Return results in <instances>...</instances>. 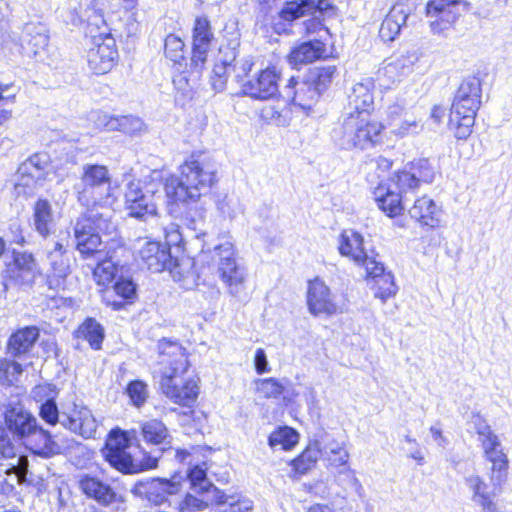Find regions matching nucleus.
I'll list each match as a JSON object with an SVG mask.
<instances>
[{
  "instance_id": "obj_25",
  "label": "nucleus",
  "mask_w": 512,
  "mask_h": 512,
  "mask_svg": "<svg viewBox=\"0 0 512 512\" xmlns=\"http://www.w3.org/2000/svg\"><path fill=\"white\" fill-rule=\"evenodd\" d=\"M136 284L131 278L119 276L114 284L102 291V302L118 311L125 307L126 303H132L136 298Z\"/></svg>"
},
{
  "instance_id": "obj_42",
  "label": "nucleus",
  "mask_w": 512,
  "mask_h": 512,
  "mask_svg": "<svg viewBox=\"0 0 512 512\" xmlns=\"http://www.w3.org/2000/svg\"><path fill=\"white\" fill-rule=\"evenodd\" d=\"M423 130V124L408 114L390 124V132L400 138L416 135Z\"/></svg>"
},
{
  "instance_id": "obj_53",
  "label": "nucleus",
  "mask_w": 512,
  "mask_h": 512,
  "mask_svg": "<svg viewBox=\"0 0 512 512\" xmlns=\"http://www.w3.org/2000/svg\"><path fill=\"white\" fill-rule=\"evenodd\" d=\"M336 481L339 485L346 489L351 488L355 490V492L359 495H361V492L363 491V487L358 478L355 476L354 471L348 467H345L339 471L336 477Z\"/></svg>"
},
{
  "instance_id": "obj_17",
  "label": "nucleus",
  "mask_w": 512,
  "mask_h": 512,
  "mask_svg": "<svg viewBox=\"0 0 512 512\" xmlns=\"http://www.w3.org/2000/svg\"><path fill=\"white\" fill-rule=\"evenodd\" d=\"M45 250L50 267L46 283L49 289L57 290L64 285L67 276L71 273V259L67 245L64 244V239H58L53 241L51 246L48 244Z\"/></svg>"
},
{
  "instance_id": "obj_46",
  "label": "nucleus",
  "mask_w": 512,
  "mask_h": 512,
  "mask_svg": "<svg viewBox=\"0 0 512 512\" xmlns=\"http://www.w3.org/2000/svg\"><path fill=\"white\" fill-rule=\"evenodd\" d=\"M372 288L375 291V297L381 299L383 302L394 296L397 292V286L394 283V278L391 273L382 275L381 278H377L376 281H373Z\"/></svg>"
},
{
  "instance_id": "obj_6",
  "label": "nucleus",
  "mask_w": 512,
  "mask_h": 512,
  "mask_svg": "<svg viewBox=\"0 0 512 512\" xmlns=\"http://www.w3.org/2000/svg\"><path fill=\"white\" fill-rule=\"evenodd\" d=\"M39 416L47 424L55 426L60 423L65 429L85 439L93 438L97 430L95 417L83 404L73 403L71 409L60 412L56 400H53L39 406Z\"/></svg>"
},
{
  "instance_id": "obj_54",
  "label": "nucleus",
  "mask_w": 512,
  "mask_h": 512,
  "mask_svg": "<svg viewBox=\"0 0 512 512\" xmlns=\"http://www.w3.org/2000/svg\"><path fill=\"white\" fill-rule=\"evenodd\" d=\"M121 132L128 135L140 134L146 130V125L141 118L132 115L121 116Z\"/></svg>"
},
{
  "instance_id": "obj_44",
  "label": "nucleus",
  "mask_w": 512,
  "mask_h": 512,
  "mask_svg": "<svg viewBox=\"0 0 512 512\" xmlns=\"http://www.w3.org/2000/svg\"><path fill=\"white\" fill-rule=\"evenodd\" d=\"M189 75L186 72H181L173 78V85L175 89L182 94L186 99H191L193 96V89L197 82L200 80V76L195 77V73L189 66Z\"/></svg>"
},
{
  "instance_id": "obj_22",
  "label": "nucleus",
  "mask_w": 512,
  "mask_h": 512,
  "mask_svg": "<svg viewBox=\"0 0 512 512\" xmlns=\"http://www.w3.org/2000/svg\"><path fill=\"white\" fill-rule=\"evenodd\" d=\"M414 8L415 5L411 0H398L382 21L379 30L381 39L385 42L394 41L401 29L406 26L407 19Z\"/></svg>"
},
{
  "instance_id": "obj_26",
  "label": "nucleus",
  "mask_w": 512,
  "mask_h": 512,
  "mask_svg": "<svg viewBox=\"0 0 512 512\" xmlns=\"http://www.w3.org/2000/svg\"><path fill=\"white\" fill-rule=\"evenodd\" d=\"M329 0H291L285 2L279 16L284 21L292 22L300 17L313 15L319 12L321 15L333 9Z\"/></svg>"
},
{
  "instance_id": "obj_49",
  "label": "nucleus",
  "mask_w": 512,
  "mask_h": 512,
  "mask_svg": "<svg viewBox=\"0 0 512 512\" xmlns=\"http://www.w3.org/2000/svg\"><path fill=\"white\" fill-rule=\"evenodd\" d=\"M257 392L265 398H277L284 391V385L275 378H265L256 381Z\"/></svg>"
},
{
  "instance_id": "obj_2",
  "label": "nucleus",
  "mask_w": 512,
  "mask_h": 512,
  "mask_svg": "<svg viewBox=\"0 0 512 512\" xmlns=\"http://www.w3.org/2000/svg\"><path fill=\"white\" fill-rule=\"evenodd\" d=\"M160 350V388L174 403L182 406L193 404L199 394L195 380L184 379L189 362L183 347L176 343L163 340L159 343Z\"/></svg>"
},
{
  "instance_id": "obj_23",
  "label": "nucleus",
  "mask_w": 512,
  "mask_h": 512,
  "mask_svg": "<svg viewBox=\"0 0 512 512\" xmlns=\"http://www.w3.org/2000/svg\"><path fill=\"white\" fill-rule=\"evenodd\" d=\"M307 304L309 311L314 315H334L338 307L334 302L328 286L319 278L309 281L307 291Z\"/></svg>"
},
{
  "instance_id": "obj_45",
  "label": "nucleus",
  "mask_w": 512,
  "mask_h": 512,
  "mask_svg": "<svg viewBox=\"0 0 512 512\" xmlns=\"http://www.w3.org/2000/svg\"><path fill=\"white\" fill-rule=\"evenodd\" d=\"M185 44L178 36L169 34L165 38L164 53L167 59L175 64L181 63L185 58Z\"/></svg>"
},
{
  "instance_id": "obj_38",
  "label": "nucleus",
  "mask_w": 512,
  "mask_h": 512,
  "mask_svg": "<svg viewBox=\"0 0 512 512\" xmlns=\"http://www.w3.org/2000/svg\"><path fill=\"white\" fill-rule=\"evenodd\" d=\"M49 157L45 153H37L29 157L25 162H23L19 169L18 173L24 179L27 177V180L22 183V185L28 186L29 181H37L42 178L43 171L48 166Z\"/></svg>"
},
{
  "instance_id": "obj_5",
  "label": "nucleus",
  "mask_w": 512,
  "mask_h": 512,
  "mask_svg": "<svg viewBox=\"0 0 512 512\" xmlns=\"http://www.w3.org/2000/svg\"><path fill=\"white\" fill-rule=\"evenodd\" d=\"M481 81L470 76L460 84L452 103L448 123L449 129L458 140H466L472 133L475 117L481 105Z\"/></svg>"
},
{
  "instance_id": "obj_36",
  "label": "nucleus",
  "mask_w": 512,
  "mask_h": 512,
  "mask_svg": "<svg viewBox=\"0 0 512 512\" xmlns=\"http://www.w3.org/2000/svg\"><path fill=\"white\" fill-rule=\"evenodd\" d=\"M437 206L435 202L424 196L415 200L413 206L409 209L411 218L425 226L434 227L438 220L435 215Z\"/></svg>"
},
{
  "instance_id": "obj_21",
  "label": "nucleus",
  "mask_w": 512,
  "mask_h": 512,
  "mask_svg": "<svg viewBox=\"0 0 512 512\" xmlns=\"http://www.w3.org/2000/svg\"><path fill=\"white\" fill-rule=\"evenodd\" d=\"M280 75L275 68L259 71L242 83V94L255 100L275 99L279 93Z\"/></svg>"
},
{
  "instance_id": "obj_32",
  "label": "nucleus",
  "mask_w": 512,
  "mask_h": 512,
  "mask_svg": "<svg viewBox=\"0 0 512 512\" xmlns=\"http://www.w3.org/2000/svg\"><path fill=\"white\" fill-rule=\"evenodd\" d=\"M39 336L40 331L36 326H26L18 329L8 340V353L13 357H21L29 353Z\"/></svg>"
},
{
  "instance_id": "obj_14",
  "label": "nucleus",
  "mask_w": 512,
  "mask_h": 512,
  "mask_svg": "<svg viewBox=\"0 0 512 512\" xmlns=\"http://www.w3.org/2000/svg\"><path fill=\"white\" fill-rule=\"evenodd\" d=\"M124 207L128 216L145 221L157 214L156 190L141 181H130L126 185Z\"/></svg>"
},
{
  "instance_id": "obj_24",
  "label": "nucleus",
  "mask_w": 512,
  "mask_h": 512,
  "mask_svg": "<svg viewBox=\"0 0 512 512\" xmlns=\"http://www.w3.org/2000/svg\"><path fill=\"white\" fill-rule=\"evenodd\" d=\"M139 253L143 264L154 273L170 270L175 264L169 243L146 242Z\"/></svg>"
},
{
  "instance_id": "obj_51",
  "label": "nucleus",
  "mask_w": 512,
  "mask_h": 512,
  "mask_svg": "<svg viewBox=\"0 0 512 512\" xmlns=\"http://www.w3.org/2000/svg\"><path fill=\"white\" fill-rule=\"evenodd\" d=\"M508 463V457L492 462L490 481L495 489H497V487L502 488V485L506 482Z\"/></svg>"
},
{
  "instance_id": "obj_50",
  "label": "nucleus",
  "mask_w": 512,
  "mask_h": 512,
  "mask_svg": "<svg viewBox=\"0 0 512 512\" xmlns=\"http://www.w3.org/2000/svg\"><path fill=\"white\" fill-rule=\"evenodd\" d=\"M58 389L56 385L50 383L39 384L31 390V397L37 402L48 403L56 400L58 396Z\"/></svg>"
},
{
  "instance_id": "obj_47",
  "label": "nucleus",
  "mask_w": 512,
  "mask_h": 512,
  "mask_svg": "<svg viewBox=\"0 0 512 512\" xmlns=\"http://www.w3.org/2000/svg\"><path fill=\"white\" fill-rule=\"evenodd\" d=\"M389 185L392 186L401 195H405L409 191H414L418 184L413 178L409 170H403L396 172L390 179Z\"/></svg>"
},
{
  "instance_id": "obj_31",
  "label": "nucleus",
  "mask_w": 512,
  "mask_h": 512,
  "mask_svg": "<svg viewBox=\"0 0 512 512\" xmlns=\"http://www.w3.org/2000/svg\"><path fill=\"white\" fill-rule=\"evenodd\" d=\"M373 195L378 207L390 217L398 215L407 201L406 196L398 193L391 185H379Z\"/></svg>"
},
{
  "instance_id": "obj_61",
  "label": "nucleus",
  "mask_w": 512,
  "mask_h": 512,
  "mask_svg": "<svg viewBox=\"0 0 512 512\" xmlns=\"http://www.w3.org/2000/svg\"><path fill=\"white\" fill-rule=\"evenodd\" d=\"M387 125L390 128V124L393 121H397L402 117L406 116L408 112L405 108V103L403 101H397L388 106L387 111Z\"/></svg>"
},
{
  "instance_id": "obj_20",
  "label": "nucleus",
  "mask_w": 512,
  "mask_h": 512,
  "mask_svg": "<svg viewBox=\"0 0 512 512\" xmlns=\"http://www.w3.org/2000/svg\"><path fill=\"white\" fill-rule=\"evenodd\" d=\"M179 487V483L166 478H144L134 483L130 493L150 505L160 506L170 495L178 493Z\"/></svg>"
},
{
  "instance_id": "obj_10",
  "label": "nucleus",
  "mask_w": 512,
  "mask_h": 512,
  "mask_svg": "<svg viewBox=\"0 0 512 512\" xmlns=\"http://www.w3.org/2000/svg\"><path fill=\"white\" fill-rule=\"evenodd\" d=\"M5 423L8 429L17 437L24 438L38 433L43 441L45 454H57L61 446L57 442V435H52L48 430L38 425L37 419L21 405L12 406L5 411Z\"/></svg>"
},
{
  "instance_id": "obj_29",
  "label": "nucleus",
  "mask_w": 512,
  "mask_h": 512,
  "mask_svg": "<svg viewBox=\"0 0 512 512\" xmlns=\"http://www.w3.org/2000/svg\"><path fill=\"white\" fill-rule=\"evenodd\" d=\"M373 87L371 79L356 83L348 95V106L344 113L370 116V112L374 108Z\"/></svg>"
},
{
  "instance_id": "obj_7",
  "label": "nucleus",
  "mask_w": 512,
  "mask_h": 512,
  "mask_svg": "<svg viewBox=\"0 0 512 512\" xmlns=\"http://www.w3.org/2000/svg\"><path fill=\"white\" fill-rule=\"evenodd\" d=\"M383 125L371 121L369 116L343 113L339 134V144L342 148L361 150L374 147L381 140Z\"/></svg>"
},
{
  "instance_id": "obj_8",
  "label": "nucleus",
  "mask_w": 512,
  "mask_h": 512,
  "mask_svg": "<svg viewBox=\"0 0 512 512\" xmlns=\"http://www.w3.org/2000/svg\"><path fill=\"white\" fill-rule=\"evenodd\" d=\"M82 206L109 204L112 197L111 177L106 166L85 164L82 166L80 183L74 186Z\"/></svg>"
},
{
  "instance_id": "obj_15",
  "label": "nucleus",
  "mask_w": 512,
  "mask_h": 512,
  "mask_svg": "<svg viewBox=\"0 0 512 512\" xmlns=\"http://www.w3.org/2000/svg\"><path fill=\"white\" fill-rule=\"evenodd\" d=\"M124 250V244L121 239H113L107 247L101 248L103 256H87L80 254L83 260H93L96 265L93 268V278L97 285L110 287L109 285L117 279L119 261L117 254Z\"/></svg>"
},
{
  "instance_id": "obj_33",
  "label": "nucleus",
  "mask_w": 512,
  "mask_h": 512,
  "mask_svg": "<svg viewBox=\"0 0 512 512\" xmlns=\"http://www.w3.org/2000/svg\"><path fill=\"white\" fill-rule=\"evenodd\" d=\"M33 227L43 238H48L55 230L56 221L51 203L46 199H39L33 207Z\"/></svg>"
},
{
  "instance_id": "obj_12",
  "label": "nucleus",
  "mask_w": 512,
  "mask_h": 512,
  "mask_svg": "<svg viewBox=\"0 0 512 512\" xmlns=\"http://www.w3.org/2000/svg\"><path fill=\"white\" fill-rule=\"evenodd\" d=\"M38 275H40V271L34 256L26 251H14L13 260L7 263L2 272L4 289L7 290L9 287L30 288L34 285Z\"/></svg>"
},
{
  "instance_id": "obj_63",
  "label": "nucleus",
  "mask_w": 512,
  "mask_h": 512,
  "mask_svg": "<svg viewBox=\"0 0 512 512\" xmlns=\"http://www.w3.org/2000/svg\"><path fill=\"white\" fill-rule=\"evenodd\" d=\"M254 365L255 370L258 374H263L270 370L269 363L267 360V356L265 350L263 348H258L254 357Z\"/></svg>"
},
{
  "instance_id": "obj_58",
  "label": "nucleus",
  "mask_w": 512,
  "mask_h": 512,
  "mask_svg": "<svg viewBox=\"0 0 512 512\" xmlns=\"http://www.w3.org/2000/svg\"><path fill=\"white\" fill-rule=\"evenodd\" d=\"M304 25L307 35L317 34L319 36V38H315L316 40L325 42L326 37L330 35L329 29L318 18L310 19Z\"/></svg>"
},
{
  "instance_id": "obj_27",
  "label": "nucleus",
  "mask_w": 512,
  "mask_h": 512,
  "mask_svg": "<svg viewBox=\"0 0 512 512\" xmlns=\"http://www.w3.org/2000/svg\"><path fill=\"white\" fill-rule=\"evenodd\" d=\"M317 89L307 78L298 81L295 77H291L284 88V97L290 99L294 105L310 110L321 95Z\"/></svg>"
},
{
  "instance_id": "obj_56",
  "label": "nucleus",
  "mask_w": 512,
  "mask_h": 512,
  "mask_svg": "<svg viewBox=\"0 0 512 512\" xmlns=\"http://www.w3.org/2000/svg\"><path fill=\"white\" fill-rule=\"evenodd\" d=\"M252 66V60L249 57H246L236 61L234 66L231 68V74H234L236 81L240 83L241 86L243 82L247 81L245 78L251 71Z\"/></svg>"
},
{
  "instance_id": "obj_57",
  "label": "nucleus",
  "mask_w": 512,
  "mask_h": 512,
  "mask_svg": "<svg viewBox=\"0 0 512 512\" xmlns=\"http://www.w3.org/2000/svg\"><path fill=\"white\" fill-rule=\"evenodd\" d=\"M359 264L365 266L368 276L371 278V281H376L377 278H381L382 275H387L389 272L385 271V267L381 262L376 261L375 258L369 257L365 260H362Z\"/></svg>"
},
{
  "instance_id": "obj_48",
  "label": "nucleus",
  "mask_w": 512,
  "mask_h": 512,
  "mask_svg": "<svg viewBox=\"0 0 512 512\" xmlns=\"http://www.w3.org/2000/svg\"><path fill=\"white\" fill-rule=\"evenodd\" d=\"M126 393L132 405L140 408L146 403L149 397L148 385L142 380H133L127 385Z\"/></svg>"
},
{
  "instance_id": "obj_34",
  "label": "nucleus",
  "mask_w": 512,
  "mask_h": 512,
  "mask_svg": "<svg viewBox=\"0 0 512 512\" xmlns=\"http://www.w3.org/2000/svg\"><path fill=\"white\" fill-rule=\"evenodd\" d=\"M314 440H321V456L332 466L340 467L348 463L349 453L345 450L344 444L331 438L325 430L319 431Z\"/></svg>"
},
{
  "instance_id": "obj_35",
  "label": "nucleus",
  "mask_w": 512,
  "mask_h": 512,
  "mask_svg": "<svg viewBox=\"0 0 512 512\" xmlns=\"http://www.w3.org/2000/svg\"><path fill=\"white\" fill-rule=\"evenodd\" d=\"M339 252L341 255L351 257L357 263L367 258L362 235L352 230L344 231L341 234Z\"/></svg>"
},
{
  "instance_id": "obj_4",
  "label": "nucleus",
  "mask_w": 512,
  "mask_h": 512,
  "mask_svg": "<svg viewBox=\"0 0 512 512\" xmlns=\"http://www.w3.org/2000/svg\"><path fill=\"white\" fill-rule=\"evenodd\" d=\"M87 211L80 215L73 225L75 249L79 254L87 256H103L101 248L107 247L116 237L103 241L100 233L108 236L116 234L117 224L113 220L114 213L104 205L87 207Z\"/></svg>"
},
{
  "instance_id": "obj_3",
  "label": "nucleus",
  "mask_w": 512,
  "mask_h": 512,
  "mask_svg": "<svg viewBox=\"0 0 512 512\" xmlns=\"http://www.w3.org/2000/svg\"><path fill=\"white\" fill-rule=\"evenodd\" d=\"M180 174V177L168 178L165 183L166 195L175 203H196L216 181L214 165L202 155H191L180 166Z\"/></svg>"
},
{
  "instance_id": "obj_52",
  "label": "nucleus",
  "mask_w": 512,
  "mask_h": 512,
  "mask_svg": "<svg viewBox=\"0 0 512 512\" xmlns=\"http://www.w3.org/2000/svg\"><path fill=\"white\" fill-rule=\"evenodd\" d=\"M231 75V69L218 61L214 64L211 74V85L215 91L224 90L228 76Z\"/></svg>"
},
{
  "instance_id": "obj_43",
  "label": "nucleus",
  "mask_w": 512,
  "mask_h": 512,
  "mask_svg": "<svg viewBox=\"0 0 512 512\" xmlns=\"http://www.w3.org/2000/svg\"><path fill=\"white\" fill-rule=\"evenodd\" d=\"M409 172L419 185L420 182L431 183L434 180L435 170L430 161L421 158L408 164Z\"/></svg>"
},
{
  "instance_id": "obj_37",
  "label": "nucleus",
  "mask_w": 512,
  "mask_h": 512,
  "mask_svg": "<svg viewBox=\"0 0 512 512\" xmlns=\"http://www.w3.org/2000/svg\"><path fill=\"white\" fill-rule=\"evenodd\" d=\"M321 456V440L310 441L305 450L291 462L295 473L299 475L306 474L315 467Z\"/></svg>"
},
{
  "instance_id": "obj_39",
  "label": "nucleus",
  "mask_w": 512,
  "mask_h": 512,
  "mask_svg": "<svg viewBox=\"0 0 512 512\" xmlns=\"http://www.w3.org/2000/svg\"><path fill=\"white\" fill-rule=\"evenodd\" d=\"M76 336L83 338L94 350L101 349L105 337L103 326L94 318H87L76 331Z\"/></svg>"
},
{
  "instance_id": "obj_55",
  "label": "nucleus",
  "mask_w": 512,
  "mask_h": 512,
  "mask_svg": "<svg viewBox=\"0 0 512 512\" xmlns=\"http://www.w3.org/2000/svg\"><path fill=\"white\" fill-rule=\"evenodd\" d=\"M226 498L227 501L225 504H228V508L225 510V512H248L253 507L252 501L248 498H240L227 494ZM220 505H222V503Z\"/></svg>"
},
{
  "instance_id": "obj_9",
  "label": "nucleus",
  "mask_w": 512,
  "mask_h": 512,
  "mask_svg": "<svg viewBox=\"0 0 512 512\" xmlns=\"http://www.w3.org/2000/svg\"><path fill=\"white\" fill-rule=\"evenodd\" d=\"M191 489L197 494H187L180 504L182 512L202 511L212 504L227 501L226 493L214 486L207 478L206 468L195 465L188 471Z\"/></svg>"
},
{
  "instance_id": "obj_30",
  "label": "nucleus",
  "mask_w": 512,
  "mask_h": 512,
  "mask_svg": "<svg viewBox=\"0 0 512 512\" xmlns=\"http://www.w3.org/2000/svg\"><path fill=\"white\" fill-rule=\"evenodd\" d=\"M326 52L325 42L311 39L293 47L287 56V60L293 67H298L325 57Z\"/></svg>"
},
{
  "instance_id": "obj_28",
  "label": "nucleus",
  "mask_w": 512,
  "mask_h": 512,
  "mask_svg": "<svg viewBox=\"0 0 512 512\" xmlns=\"http://www.w3.org/2000/svg\"><path fill=\"white\" fill-rule=\"evenodd\" d=\"M79 488L88 498L105 507L123 501L122 497L109 484L97 477L82 476L79 480Z\"/></svg>"
},
{
  "instance_id": "obj_16",
  "label": "nucleus",
  "mask_w": 512,
  "mask_h": 512,
  "mask_svg": "<svg viewBox=\"0 0 512 512\" xmlns=\"http://www.w3.org/2000/svg\"><path fill=\"white\" fill-rule=\"evenodd\" d=\"M118 58L115 39L109 32L93 36V46L87 53L90 70L97 75L109 72Z\"/></svg>"
},
{
  "instance_id": "obj_19",
  "label": "nucleus",
  "mask_w": 512,
  "mask_h": 512,
  "mask_svg": "<svg viewBox=\"0 0 512 512\" xmlns=\"http://www.w3.org/2000/svg\"><path fill=\"white\" fill-rule=\"evenodd\" d=\"M214 34L211 29L210 21L207 17H197L195 19L192 33V52L190 57V67L195 73V77L202 75L208 60Z\"/></svg>"
},
{
  "instance_id": "obj_18",
  "label": "nucleus",
  "mask_w": 512,
  "mask_h": 512,
  "mask_svg": "<svg viewBox=\"0 0 512 512\" xmlns=\"http://www.w3.org/2000/svg\"><path fill=\"white\" fill-rule=\"evenodd\" d=\"M469 9L464 0H430L426 5V14L431 19L430 27L434 33L448 29Z\"/></svg>"
},
{
  "instance_id": "obj_13",
  "label": "nucleus",
  "mask_w": 512,
  "mask_h": 512,
  "mask_svg": "<svg viewBox=\"0 0 512 512\" xmlns=\"http://www.w3.org/2000/svg\"><path fill=\"white\" fill-rule=\"evenodd\" d=\"M38 275H40V271L34 256L26 251H14L13 260L7 263L2 272L4 289L7 290L9 287L30 288L34 285Z\"/></svg>"
},
{
  "instance_id": "obj_62",
  "label": "nucleus",
  "mask_w": 512,
  "mask_h": 512,
  "mask_svg": "<svg viewBox=\"0 0 512 512\" xmlns=\"http://www.w3.org/2000/svg\"><path fill=\"white\" fill-rule=\"evenodd\" d=\"M121 116H114L109 114H103L99 116V125H103V127L108 131H121L122 121Z\"/></svg>"
},
{
  "instance_id": "obj_1",
  "label": "nucleus",
  "mask_w": 512,
  "mask_h": 512,
  "mask_svg": "<svg viewBox=\"0 0 512 512\" xmlns=\"http://www.w3.org/2000/svg\"><path fill=\"white\" fill-rule=\"evenodd\" d=\"M139 427V432L113 429L106 440L104 458L123 474L157 468L162 455L173 450V437L161 420L150 419Z\"/></svg>"
},
{
  "instance_id": "obj_41",
  "label": "nucleus",
  "mask_w": 512,
  "mask_h": 512,
  "mask_svg": "<svg viewBox=\"0 0 512 512\" xmlns=\"http://www.w3.org/2000/svg\"><path fill=\"white\" fill-rule=\"evenodd\" d=\"M336 72L337 67L335 65L317 67L310 71L306 78L322 94L331 85Z\"/></svg>"
},
{
  "instance_id": "obj_64",
  "label": "nucleus",
  "mask_w": 512,
  "mask_h": 512,
  "mask_svg": "<svg viewBox=\"0 0 512 512\" xmlns=\"http://www.w3.org/2000/svg\"><path fill=\"white\" fill-rule=\"evenodd\" d=\"M87 13V21L89 25H93L97 28H100L102 25L106 24L104 19L103 11L101 9L92 7L86 10Z\"/></svg>"
},
{
  "instance_id": "obj_11",
  "label": "nucleus",
  "mask_w": 512,
  "mask_h": 512,
  "mask_svg": "<svg viewBox=\"0 0 512 512\" xmlns=\"http://www.w3.org/2000/svg\"><path fill=\"white\" fill-rule=\"evenodd\" d=\"M215 253L219 258L217 268L219 278L231 296L240 298L246 289V268L237 262L230 242L216 246Z\"/></svg>"
},
{
  "instance_id": "obj_59",
  "label": "nucleus",
  "mask_w": 512,
  "mask_h": 512,
  "mask_svg": "<svg viewBox=\"0 0 512 512\" xmlns=\"http://www.w3.org/2000/svg\"><path fill=\"white\" fill-rule=\"evenodd\" d=\"M16 456L15 446L12 443L8 433L0 430V460L10 459Z\"/></svg>"
},
{
  "instance_id": "obj_40",
  "label": "nucleus",
  "mask_w": 512,
  "mask_h": 512,
  "mask_svg": "<svg viewBox=\"0 0 512 512\" xmlns=\"http://www.w3.org/2000/svg\"><path fill=\"white\" fill-rule=\"evenodd\" d=\"M299 441V433L288 426L280 427L268 437V445L272 449L291 450Z\"/></svg>"
},
{
  "instance_id": "obj_60",
  "label": "nucleus",
  "mask_w": 512,
  "mask_h": 512,
  "mask_svg": "<svg viewBox=\"0 0 512 512\" xmlns=\"http://www.w3.org/2000/svg\"><path fill=\"white\" fill-rule=\"evenodd\" d=\"M238 60V51L236 47L224 46L219 48V55L216 60L219 63L231 69Z\"/></svg>"
}]
</instances>
